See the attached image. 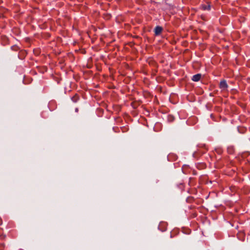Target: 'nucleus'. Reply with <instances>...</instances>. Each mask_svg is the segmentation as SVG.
<instances>
[{"instance_id": "nucleus-1", "label": "nucleus", "mask_w": 250, "mask_h": 250, "mask_svg": "<svg viewBox=\"0 0 250 250\" xmlns=\"http://www.w3.org/2000/svg\"><path fill=\"white\" fill-rule=\"evenodd\" d=\"M220 88L223 90H225L228 87V85L226 80L221 81L220 83Z\"/></svg>"}, {"instance_id": "nucleus-2", "label": "nucleus", "mask_w": 250, "mask_h": 250, "mask_svg": "<svg viewBox=\"0 0 250 250\" xmlns=\"http://www.w3.org/2000/svg\"><path fill=\"white\" fill-rule=\"evenodd\" d=\"M163 28L160 26H157L154 29V32L155 36H159L162 32Z\"/></svg>"}, {"instance_id": "nucleus-3", "label": "nucleus", "mask_w": 250, "mask_h": 250, "mask_svg": "<svg viewBox=\"0 0 250 250\" xmlns=\"http://www.w3.org/2000/svg\"><path fill=\"white\" fill-rule=\"evenodd\" d=\"M201 74H197L192 76V80L194 82H198L201 78Z\"/></svg>"}, {"instance_id": "nucleus-4", "label": "nucleus", "mask_w": 250, "mask_h": 250, "mask_svg": "<svg viewBox=\"0 0 250 250\" xmlns=\"http://www.w3.org/2000/svg\"><path fill=\"white\" fill-rule=\"evenodd\" d=\"M202 9L204 10L210 11L211 9V6L209 3L208 2L207 5L204 4L202 6Z\"/></svg>"}, {"instance_id": "nucleus-5", "label": "nucleus", "mask_w": 250, "mask_h": 250, "mask_svg": "<svg viewBox=\"0 0 250 250\" xmlns=\"http://www.w3.org/2000/svg\"><path fill=\"white\" fill-rule=\"evenodd\" d=\"M72 100L73 101V102L76 103L78 101V98L77 97H76V96L73 97L72 98Z\"/></svg>"}, {"instance_id": "nucleus-6", "label": "nucleus", "mask_w": 250, "mask_h": 250, "mask_svg": "<svg viewBox=\"0 0 250 250\" xmlns=\"http://www.w3.org/2000/svg\"><path fill=\"white\" fill-rule=\"evenodd\" d=\"M75 111H76V112H78V109L77 108H76L75 109Z\"/></svg>"}]
</instances>
